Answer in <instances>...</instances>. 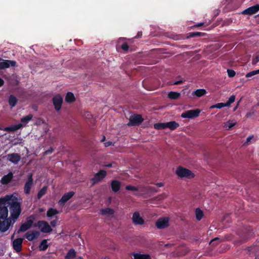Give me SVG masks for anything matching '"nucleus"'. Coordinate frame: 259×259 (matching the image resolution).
Returning <instances> with one entry per match:
<instances>
[{
  "label": "nucleus",
  "instance_id": "7c9ffc66",
  "mask_svg": "<svg viewBox=\"0 0 259 259\" xmlns=\"http://www.w3.org/2000/svg\"><path fill=\"white\" fill-rule=\"evenodd\" d=\"M33 117V115L31 114H29L27 115V116H25L23 117H22L21 119V122L22 124L24 123V124H23L24 126L27 124L29 121H30Z\"/></svg>",
  "mask_w": 259,
  "mask_h": 259
},
{
  "label": "nucleus",
  "instance_id": "9d476101",
  "mask_svg": "<svg viewBox=\"0 0 259 259\" xmlns=\"http://www.w3.org/2000/svg\"><path fill=\"white\" fill-rule=\"evenodd\" d=\"M156 227L159 229L167 227L169 226L168 218H162L159 219L155 223Z\"/></svg>",
  "mask_w": 259,
  "mask_h": 259
},
{
  "label": "nucleus",
  "instance_id": "412c9836",
  "mask_svg": "<svg viewBox=\"0 0 259 259\" xmlns=\"http://www.w3.org/2000/svg\"><path fill=\"white\" fill-rule=\"evenodd\" d=\"M206 93L207 92L206 90L204 89H200L193 91L192 93V95L195 96L198 98H200L205 95Z\"/></svg>",
  "mask_w": 259,
  "mask_h": 259
},
{
  "label": "nucleus",
  "instance_id": "0eeeda50",
  "mask_svg": "<svg viewBox=\"0 0 259 259\" xmlns=\"http://www.w3.org/2000/svg\"><path fill=\"white\" fill-rule=\"evenodd\" d=\"M53 104L57 111H59L63 103V98L60 94L55 96L52 99Z\"/></svg>",
  "mask_w": 259,
  "mask_h": 259
},
{
  "label": "nucleus",
  "instance_id": "37998d69",
  "mask_svg": "<svg viewBox=\"0 0 259 259\" xmlns=\"http://www.w3.org/2000/svg\"><path fill=\"white\" fill-rule=\"evenodd\" d=\"M259 61V53H257L255 58L252 59V63L253 65H255Z\"/></svg>",
  "mask_w": 259,
  "mask_h": 259
},
{
  "label": "nucleus",
  "instance_id": "7ed1b4c3",
  "mask_svg": "<svg viewBox=\"0 0 259 259\" xmlns=\"http://www.w3.org/2000/svg\"><path fill=\"white\" fill-rule=\"evenodd\" d=\"M33 226L34 227H38L42 233H48L52 231V229L51 226L47 222L45 221H39L36 224H35Z\"/></svg>",
  "mask_w": 259,
  "mask_h": 259
},
{
  "label": "nucleus",
  "instance_id": "cd10ccee",
  "mask_svg": "<svg viewBox=\"0 0 259 259\" xmlns=\"http://www.w3.org/2000/svg\"><path fill=\"white\" fill-rule=\"evenodd\" d=\"M75 100L73 94L71 92H68L65 97V101L68 103H72Z\"/></svg>",
  "mask_w": 259,
  "mask_h": 259
},
{
  "label": "nucleus",
  "instance_id": "58836bf2",
  "mask_svg": "<svg viewBox=\"0 0 259 259\" xmlns=\"http://www.w3.org/2000/svg\"><path fill=\"white\" fill-rule=\"evenodd\" d=\"M235 95H232L231 96H230V97L229 98V100L226 103L227 107L230 106V105L235 101Z\"/></svg>",
  "mask_w": 259,
  "mask_h": 259
},
{
  "label": "nucleus",
  "instance_id": "c85d7f7f",
  "mask_svg": "<svg viewBox=\"0 0 259 259\" xmlns=\"http://www.w3.org/2000/svg\"><path fill=\"white\" fill-rule=\"evenodd\" d=\"M58 213L59 211L56 209L50 208L47 211V215L49 218H51Z\"/></svg>",
  "mask_w": 259,
  "mask_h": 259
},
{
  "label": "nucleus",
  "instance_id": "3c124183",
  "mask_svg": "<svg viewBox=\"0 0 259 259\" xmlns=\"http://www.w3.org/2000/svg\"><path fill=\"white\" fill-rule=\"evenodd\" d=\"M112 145V142L111 141H108L107 142L104 143L105 147H107L111 146Z\"/></svg>",
  "mask_w": 259,
  "mask_h": 259
},
{
  "label": "nucleus",
  "instance_id": "6ab92c4d",
  "mask_svg": "<svg viewBox=\"0 0 259 259\" xmlns=\"http://www.w3.org/2000/svg\"><path fill=\"white\" fill-rule=\"evenodd\" d=\"M13 177V174L12 172H10L2 178L1 182L3 185H7L11 182Z\"/></svg>",
  "mask_w": 259,
  "mask_h": 259
},
{
  "label": "nucleus",
  "instance_id": "f8f14e48",
  "mask_svg": "<svg viewBox=\"0 0 259 259\" xmlns=\"http://www.w3.org/2000/svg\"><path fill=\"white\" fill-rule=\"evenodd\" d=\"M75 193L71 191L65 193L58 201V204L60 206H63L74 195Z\"/></svg>",
  "mask_w": 259,
  "mask_h": 259
},
{
  "label": "nucleus",
  "instance_id": "a18cd8bd",
  "mask_svg": "<svg viewBox=\"0 0 259 259\" xmlns=\"http://www.w3.org/2000/svg\"><path fill=\"white\" fill-rule=\"evenodd\" d=\"M54 151V149L53 148H50L49 150L46 151L45 152H44V154L45 155H49V154H51Z\"/></svg>",
  "mask_w": 259,
  "mask_h": 259
},
{
  "label": "nucleus",
  "instance_id": "5fc2aeb1",
  "mask_svg": "<svg viewBox=\"0 0 259 259\" xmlns=\"http://www.w3.org/2000/svg\"><path fill=\"white\" fill-rule=\"evenodd\" d=\"M183 82V81L182 80H178V81H175L174 83V84H175V85H178V84H180L182 83Z\"/></svg>",
  "mask_w": 259,
  "mask_h": 259
},
{
  "label": "nucleus",
  "instance_id": "20e7f679",
  "mask_svg": "<svg viewBox=\"0 0 259 259\" xmlns=\"http://www.w3.org/2000/svg\"><path fill=\"white\" fill-rule=\"evenodd\" d=\"M143 120L144 119L141 115L134 114L130 116L127 125L129 126L139 125Z\"/></svg>",
  "mask_w": 259,
  "mask_h": 259
},
{
  "label": "nucleus",
  "instance_id": "0e129e2a",
  "mask_svg": "<svg viewBox=\"0 0 259 259\" xmlns=\"http://www.w3.org/2000/svg\"><path fill=\"white\" fill-rule=\"evenodd\" d=\"M124 39V38H120V39Z\"/></svg>",
  "mask_w": 259,
  "mask_h": 259
},
{
  "label": "nucleus",
  "instance_id": "2f4dec72",
  "mask_svg": "<svg viewBox=\"0 0 259 259\" xmlns=\"http://www.w3.org/2000/svg\"><path fill=\"white\" fill-rule=\"evenodd\" d=\"M195 215L196 220L198 221H200L204 215L203 211L199 208H197L195 209Z\"/></svg>",
  "mask_w": 259,
  "mask_h": 259
},
{
  "label": "nucleus",
  "instance_id": "39448f33",
  "mask_svg": "<svg viewBox=\"0 0 259 259\" xmlns=\"http://www.w3.org/2000/svg\"><path fill=\"white\" fill-rule=\"evenodd\" d=\"M201 111V110L199 109L187 110L182 113L181 117L184 118L192 119L197 117Z\"/></svg>",
  "mask_w": 259,
  "mask_h": 259
},
{
  "label": "nucleus",
  "instance_id": "8fccbe9b",
  "mask_svg": "<svg viewBox=\"0 0 259 259\" xmlns=\"http://www.w3.org/2000/svg\"><path fill=\"white\" fill-rule=\"evenodd\" d=\"M235 124L234 123L228 122L226 124V127H228L229 128H230L232 127L233 126H234L235 125Z\"/></svg>",
  "mask_w": 259,
  "mask_h": 259
},
{
  "label": "nucleus",
  "instance_id": "f03ea898",
  "mask_svg": "<svg viewBox=\"0 0 259 259\" xmlns=\"http://www.w3.org/2000/svg\"><path fill=\"white\" fill-rule=\"evenodd\" d=\"M176 173L180 178L192 179L194 177V174L190 170L182 166L177 168Z\"/></svg>",
  "mask_w": 259,
  "mask_h": 259
},
{
  "label": "nucleus",
  "instance_id": "bf43d9fd",
  "mask_svg": "<svg viewBox=\"0 0 259 259\" xmlns=\"http://www.w3.org/2000/svg\"><path fill=\"white\" fill-rule=\"evenodd\" d=\"M4 84V81L3 79L0 78V87H2Z\"/></svg>",
  "mask_w": 259,
  "mask_h": 259
},
{
  "label": "nucleus",
  "instance_id": "5701e85b",
  "mask_svg": "<svg viewBox=\"0 0 259 259\" xmlns=\"http://www.w3.org/2000/svg\"><path fill=\"white\" fill-rule=\"evenodd\" d=\"M76 256V251L73 249L71 248L70 249L66 255L65 256V259H74Z\"/></svg>",
  "mask_w": 259,
  "mask_h": 259
},
{
  "label": "nucleus",
  "instance_id": "f257e3e1",
  "mask_svg": "<svg viewBox=\"0 0 259 259\" xmlns=\"http://www.w3.org/2000/svg\"><path fill=\"white\" fill-rule=\"evenodd\" d=\"M4 202L3 205L8 208V205L10 206V211L11 215L2 219L1 225L0 226V231L5 232L10 228L11 224L13 225L21 212V203L18 201V198L13 195H6L3 197Z\"/></svg>",
  "mask_w": 259,
  "mask_h": 259
},
{
  "label": "nucleus",
  "instance_id": "393cba45",
  "mask_svg": "<svg viewBox=\"0 0 259 259\" xmlns=\"http://www.w3.org/2000/svg\"><path fill=\"white\" fill-rule=\"evenodd\" d=\"M9 104V105L12 107H14L16 106L18 102V99L17 98L13 95H11L9 96V100H8Z\"/></svg>",
  "mask_w": 259,
  "mask_h": 259
},
{
  "label": "nucleus",
  "instance_id": "a878e982",
  "mask_svg": "<svg viewBox=\"0 0 259 259\" xmlns=\"http://www.w3.org/2000/svg\"><path fill=\"white\" fill-rule=\"evenodd\" d=\"M181 94L179 92L171 91L168 94V98L172 100H176L180 98Z\"/></svg>",
  "mask_w": 259,
  "mask_h": 259
},
{
  "label": "nucleus",
  "instance_id": "423d86ee",
  "mask_svg": "<svg viewBox=\"0 0 259 259\" xmlns=\"http://www.w3.org/2000/svg\"><path fill=\"white\" fill-rule=\"evenodd\" d=\"M107 172L104 170H100L96 173L94 177L91 179L93 185H95L102 180L106 176Z\"/></svg>",
  "mask_w": 259,
  "mask_h": 259
},
{
  "label": "nucleus",
  "instance_id": "6e6d98bb",
  "mask_svg": "<svg viewBox=\"0 0 259 259\" xmlns=\"http://www.w3.org/2000/svg\"><path fill=\"white\" fill-rule=\"evenodd\" d=\"M115 163L114 162H113V163H108L107 164H106L105 166L106 167H113V165L115 164Z\"/></svg>",
  "mask_w": 259,
  "mask_h": 259
},
{
  "label": "nucleus",
  "instance_id": "1a4fd4ad",
  "mask_svg": "<svg viewBox=\"0 0 259 259\" xmlns=\"http://www.w3.org/2000/svg\"><path fill=\"white\" fill-rule=\"evenodd\" d=\"M4 199L3 197L0 198V223H1L2 219L6 218L8 215V209L7 207L3 205ZM1 224H0V226Z\"/></svg>",
  "mask_w": 259,
  "mask_h": 259
},
{
  "label": "nucleus",
  "instance_id": "c9c22d12",
  "mask_svg": "<svg viewBox=\"0 0 259 259\" xmlns=\"http://www.w3.org/2000/svg\"><path fill=\"white\" fill-rule=\"evenodd\" d=\"M47 190L46 187H44L38 192L37 197L38 199H40L44 195L46 194Z\"/></svg>",
  "mask_w": 259,
  "mask_h": 259
},
{
  "label": "nucleus",
  "instance_id": "c03bdc74",
  "mask_svg": "<svg viewBox=\"0 0 259 259\" xmlns=\"http://www.w3.org/2000/svg\"><path fill=\"white\" fill-rule=\"evenodd\" d=\"M220 240V238L218 237H216L213 239H212L210 242V244H212V245H216L218 244V241Z\"/></svg>",
  "mask_w": 259,
  "mask_h": 259
},
{
  "label": "nucleus",
  "instance_id": "49530a36",
  "mask_svg": "<svg viewBox=\"0 0 259 259\" xmlns=\"http://www.w3.org/2000/svg\"><path fill=\"white\" fill-rule=\"evenodd\" d=\"M58 219V218L56 217V220H53L51 222L50 224H51V225L53 227H55L56 226V224H57V220Z\"/></svg>",
  "mask_w": 259,
  "mask_h": 259
},
{
  "label": "nucleus",
  "instance_id": "09e8293b",
  "mask_svg": "<svg viewBox=\"0 0 259 259\" xmlns=\"http://www.w3.org/2000/svg\"><path fill=\"white\" fill-rule=\"evenodd\" d=\"M254 114V111H250L248 112H247L246 114V117L248 118V117H251L252 115H253Z\"/></svg>",
  "mask_w": 259,
  "mask_h": 259
},
{
  "label": "nucleus",
  "instance_id": "13d9d810",
  "mask_svg": "<svg viewBox=\"0 0 259 259\" xmlns=\"http://www.w3.org/2000/svg\"><path fill=\"white\" fill-rule=\"evenodd\" d=\"M155 185L158 187H161L163 186V184L162 183H157L155 184Z\"/></svg>",
  "mask_w": 259,
  "mask_h": 259
},
{
  "label": "nucleus",
  "instance_id": "aec40b11",
  "mask_svg": "<svg viewBox=\"0 0 259 259\" xmlns=\"http://www.w3.org/2000/svg\"><path fill=\"white\" fill-rule=\"evenodd\" d=\"M111 187L112 190L116 193L120 189L121 183L118 180H113L111 182Z\"/></svg>",
  "mask_w": 259,
  "mask_h": 259
},
{
  "label": "nucleus",
  "instance_id": "6e6552de",
  "mask_svg": "<svg viewBox=\"0 0 259 259\" xmlns=\"http://www.w3.org/2000/svg\"><path fill=\"white\" fill-rule=\"evenodd\" d=\"M27 177L28 179L25 183L24 187V192L26 194H29L30 193L31 187L33 183L32 173H29Z\"/></svg>",
  "mask_w": 259,
  "mask_h": 259
},
{
  "label": "nucleus",
  "instance_id": "72a5a7b5",
  "mask_svg": "<svg viewBox=\"0 0 259 259\" xmlns=\"http://www.w3.org/2000/svg\"><path fill=\"white\" fill-rule=\"evenodd\" d=\"M48 247V244L47 243V240L44 239L40 243L39 246V249L40 250L45 251Z\"/></svg>",
  "mask_w": 259,
  "mask_h": 259
},
{
  "label": "nucleus",
  "instance_id": "2eb2a0df",
  "mask_svg": "<svg viewBox=\"0 0 259 259\" xmlns=\"http://www.w3.org/2000/svg\"><path fill=\"white\" fill-rule=\"evenodd\" d=\"M33 223V221L31 219H27L26 222L23 224H22L18 231V233H19L20 232H25L26 230L30 229Z\"/></svg>",
  "mask_w": 259,
  "mask_h": 259
},
{
  "label": "nucleus",
  "instance_id": "864d4df0",
  "mask_svg": "<svg viewBox=\"0 0 259 259\" xmlns=\"http://www.w3.org/2000/svg\"><path fill=\"white\" fill-rule=\"evenodd\" d=\"M204 23L202 22V23H198V24H196L193 27H197L202 26H204Z\"/></svg>",
  "mask_w": 259,
  "mask_h": 259
},
{
  "label": "nucleus",
  "instance_id": "4d7b16f0",
  "mask_svg": "<svg viewBox=\"0 0 259 259\" xmlns=\"http://www.w3.org/2000/svg\"><path fill=\"white\" fill-rule=\"evenodd\" d=\"M253 136H249L247 139H246V143H248L249 142H250V141L251 140V139L253 138Z\"/></svg>",
  "mask_w": 259,
  "mask_h": 259
},
{
  "label": "nucleus",
  "instance_id": "de8ad7c7",
  "mask_svg": "<svg viewBox=\"0 0 259 259\" xmlns=\"http://www.w3.org/2000/svg\"><path fill=\"white\" fill-rule=\"evenodd\" d=\"M147 189L155 193L157 192V190L154 187L149 186L148 187Z\"/></svg>",
  "mask_w": 259,
  "mask_h": 259
},
{
  "label": "nucleus",
  "instance_id": "052dcab7",
  "mask_svg": "<svg viewBox=\"0 0 259 259\" xmlns=\"http://www.w3.org/2000/svg\"><path fill=\"white\" fill-rule=\"evenodd\" d=\"M105 139H106L105 137L103 136L102 139L101 140V142H103L105 140Z\"/></svg>",
  "mask_w": 259,
  "mask_h": 259
},
{
  "label": "nucleus",
  "instance_id": "b1692460",
  "mask_svg": "<svg viewBox=\"0 0 259 259\" xmlns=\"http://www.w3.org/2000/svg\"><path fill=\"white\" fill-rule=\"evenodd\" d=\"M166 128H168L171 131H174L179 126V124L175 121H171L166 122Z\"/></svg>",
  "mask_w": 259,
  "mask_h": 259
},
{
  "label": "nucleus",
  "instance_id": "a211bd4d",
  "mask_svg": "<svg viewBox=\"0 0 259 259\" xmlns=\"http://www.w3.org/2000/svg\"><path fill=\"white\" fill-rule=\"evenodd\" d=\"M40 233L37 231H32L30 232H27L25 234L26 238L29 241H32L34 239L37 238Z\"/></svg>",
  "mask_w": 259,
  "mask_h": 259
},
{
  "label": "nucleus",
  "instance_id": "603ef678",
  "mask_svg": "<svg viewBox=\"0 0 259 259\" xmlns=\"http://www.w3.org/2000/svg\"><path fill=\"white\" fill-rule=\"evenodd\" d=\"M142 35V32L141 31H139L137 33L136 36L135 37V38H140V37H141Z\"/></svg>",
  "mask_w": 259,
  "mask_h": 259
},
{
  "label": "nucleus",
  "instance_id": "f704fd0d",
  "mask_svg": "<svg viewBox=\"0 0 259 259\" xmlns=\"http://www.w3.org/2000/svg\"><path fill=\"white\" fill-rule=\"evenodd\" d=\"M154 128L156 130H162L166 128V122H158L154 124Z\"/></svg>",
  "mask_w": 259,
  "mask_h": 259
},
{
  "label": "nucleus",
  "instance_id": "e433bc0d",
  "mask_svg": "<svg viewBox=\"0 0 259 259\" xmlns=\"http://www.w3.org/2000/svg\"><path fill=\"white\" fill-rule=\"evenodd\" d=\"M224 107H227L226 103H218V104H216L215 105H213L211 106L210 108H218V109H221L222 108Z\"/></svg>",
  "mask_w": 259,
  "mask_h": 259
},
{
  "label": "nucleus",
  "instance_id": "69168bd1",
  "mask_svg": "<svg viewBox=\"0 0 259 259\" xmlns=\"http://www.w3.org/2000/svg\"><path fill=\"white\" fill-rule=\"evenodd\" d=\"M2 60V59L0 58V60Z\"/></svg>",
  "mask_w": 259,
  "mask_h": 259
},
{
  "label": "nucleus",
  "instance_id": "e2e57ef3",
  "mask_svg": "<svg viewBox=\"0 0 259 259\" xmlns=\"http://www.w3.org/2000/svg\"><path fill=\"white\" fill-rule=\"evenodd\" d=\"M40 212H42V211H43V210H42V209H41L40 210Z\"/></svg>",
  "mask_w": 259,
  "mask_h": 259
},
{
  "label": "nucleus",
  "instance_id": "f3484780",
  "mask_svg": "<svg viewBox=\"0 0 259 259\" xmlns=\"http://www.w3.org/2000/svg\"><path fill=\"white\" fill-rule=\"evenodd\" d=\"M16 65V62L15 61L4 60L3 62H0V70L9 68L10 66L14 67Z\"/></svg>",
  "mask_w": 259,
  "mask_h": 259
},
{
  "label": "nucleus",
  "instance_id": "473e14b6",
  "mask_svg": "<svg viewBox=\"0 0 259 259\" xmlns=\"http://www.w3.org/2000/svg\"><path fill=\"white\" fill-rule=\"evenodd\" d=\"M101 214L105 215L106 214H113L114 212L113 209L110 208H106L104 209H101L100 210Z\"/></svg>",
  "mask_w": 259,
  "mask_h": 259
},
{
  "label": "nucleus",
  "instance_id": "ea45409f",
  "mask_svg": "<svg viewBox=\"0 0 259 259\" xmlns=\"http://www.w3.org/2000/svg\"><path fill=\"white\" fill-rule=\"evenodd\" d=\"M227 73L229 77H233L236 75V72L232 69H228Z\"/></svg>",
  "mask_w": 259,
  "mask_h": 259
},
{
  "label": "nucleus",
  "instance_id": "680f3d73",
  "mask_svg": "<svg viewBox=\"0 0 259 259\" xmlns=\"http://www.w3.org/2000/svg\"><path fill=\"white\" fill-rule=\"evenodd\" d=\"M77 259H83L81 256H79Z\"/></svg>",
  "mask_w": 259,
  "mask_h": 259
},
{
  "label": "nucleus",
  "instance_id": "bb28decb",
  "mask_svg": "<svg viewBox=\"0 0 259 259\" xmlns=\"http://www.w3.org/2000/svg\"><path fill=\"white\" fill-rule=\"evenodd\" d=\"M206 34L200 32H192L187 34V38L200 37L205 36Z\"/></svg>",
  "mask_w": 259,
  "mask_h": 259
},
{
  "label": "nucleus",
  "instance_id": "a19ab883",
  "mask_svg": "<svg viewBox=\"0 0 259 259\" xmlns=\"http://www.w3.org/2000/svg\"><path fill=\"white\" fill-rule=\"evenodd\" d=\"M120 48L125 52H127L129 49V46L127 42H125L122 44Z\"/></svg>",
  "mask_w": 259,
  "mask_h": 259
},
{
  "label": "nucleus",
  "instance_id": "9b49d317",
  "mask_svg": "<svg viewBox=\"0 0 259 259\" xmlns=\"http://www.w3.org/2000/svg\"><path fill=\"white\" fill-rule=\"evenodd\" d=\"M8 161L16 164L21 159V156L18 153H13L8 154L6 156Z\"/></svg>",
  "mask_w": 259,
  "mask_h": 259
},
{
  "label": "nucleus",
  "instance_id": "c756f323",
  "mask_svg": "<svg viewBox=\"0 0 259 259\" xmlns=\"http://www.w3.org/2000/svg\"><path fill=\"white\" fill-rule=\"evenodd\" d=\"M134 259H151L149 254L135 253L134 254Z\"/></svg>",
  "mask_w": 259,
  "mask_h": 259
},
{
  "label": "nucleus",
  "instance_id": "4be33fe9",
  "mask_svg": "<svg viewBox=\"0 0 259 259\" xmlns=\"http://www.w3.org/2000/svg\"><path fill=\"white\" fill-rule=\"evenodd\" d=\"M24 125L22 123H19L15 125H13L7 127L6 128V130L8 132H15L16 131L21 127H23Z\"/></svg>",
  "mask_w": 259,
  "mask_h": 259
},
{
  "label": "nucleus",
  "instance_id": "4468645a",
  "mask_svg": "<svg viewBox=\"0 0 259 259\" xmlns=\"http://www.w3.org/2000/svg\"><path fill=\"white\" fill-rule=\"evenodd\" d=\"M132 220L133 223L136 225H142L144 223V219L140 216L139 212L138 211L133 213Z\"/></svg>",
  "mask_w": 259,
  "mask_h": 259
},
{
  "label": "nucleus",
  "instance_id": "ddd939ff",
  "mask_svg": "<svg viewBox=\"0 0 259 259\" xmlns=\"http://www.w3.org/2000/svg\"><path fill=\"white\" fill-rule=\"evenodd\" d=\"M258 11L259 4H256L244 10L243 11H242V14L243 15H251L256 13Z\"/></svg>",
  "mask_w": 259,
  "mask_h": 259
},
{
  "label": "nucleus",
  "instance_id": "79ce46f5",
  "mask_svg": "<svg viewBox=\"0 0 259 259\" xmlns=\"http://www.w3.org/2000/svg\"><path fill=\"white\" fill-rule=\"evenodd\" d=\"M125 189L127 190H130V191H138V188L136 187L133 186H132V185H127L125 187Z\"/></svg>",
  "mask_w": 259,
  "mask_h": 259
},
{
  "label": "nucleus",
  "instance_id": "4c0bfd02",
  "mask_svg": "<svg viewBox=\"0 0 259 259\" xmlns=\"http://www.w3.org/2000/svg\"><path fill=\"white\" fill-rule=\"evenodd\" d=\"M257 74H259V69L256 70H253V71H250V72L247 73L246 74L245 77L247 78H249V77H251L255 75H256Z\"/></svg>",
  "mask_w": 259,
  "mask_h": 259
},
{
  "label": "nucleus",
  "instance_id": "dca6fc26",
  "mask_svg": "<svg viewBox=\"0 0 259 259\" xmlns=\"http://www.w3.org/2000/svg\"><path fill=\"white\" fill-rule=\"evenodd\" d=\"M22 243L23 239L21 238H17L13 241V247L17 252H19L21 251Z\"/></svg>",
  "mask_w": 259,
  "mask_h": 259
}]
</instances>
